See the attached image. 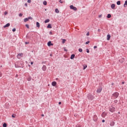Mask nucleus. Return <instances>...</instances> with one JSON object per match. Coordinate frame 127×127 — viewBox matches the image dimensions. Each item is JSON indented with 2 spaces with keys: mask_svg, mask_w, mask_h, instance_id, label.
Segmentation results:
<instances>
[{
  "mask_svg": "<svg viewBox=\"0 0 127 127\" xmlns=\"http://www.w3.org/2000/svg\"><path fill=\"white\" fill-rule=\"evenodd\" d=\"M118 114H120V112H119Z\"/></svg>",
  "mask_w": 127,
  "mask_h": 127,
  "instance_id": "62",
  "label": "nucleus"
},
{
  "mask_svg": "<svg viewBox=\"0 0 127 127\" xmlns=\"http://www.w3.org/2000/svg\"><path fill=\"white\" fill-rule=\"evenodd\" d=\"M87 64L83 65V70H85V69H86V68H87Z\"/></svg>",
  "mask_w": 127,
  "mask_h": 127,
  "instance_id": "31",
  "label": "nucleus"
},
{
  "mask_svg": "<svg viewBox=\"0 0 127 127\" xmlns=\"http://www.w3.org/2000/svg\"><path fill=\"white\" fill-rule=\"evenodd\" d=\"M15 68H23V63H18L17 64H15Z\"/></svg>",
  "mask_w": 127,
  "mask_h": 127,
  "instance_id": "3",
  "label": "nucleus"
},
{
  "mask_svg": "<svg viewBox=\"0 0 127 127\" xmlns=\"http://www.w3.org/2000/svg\"><path fill=\"white\" fill-rule=\"evenodd\" d=\"M52 86H53V87H55V86H56V85H57V82H56V81H53L52 82Z\"/></svg>",
  "mask_w": 127,
  "mask_h": 127,
  "instance_id": "10",
  "label": "nucleus"
},
{
  "mask_svg": "<svg viewBox=\"0 0 127 127\" xmlns=\"http://www.w3.org/2000/svg\"><path fill=\"white\" fill-rule=\"evenodd\" d=\"M17 76H18L17 74H16V77H17Z\"/></svg>",
  "mask_w": 127,
  "mask_h": 127,
  "instance_id": "59",
  "label": "nucleus"
},
{
  "mask_svg": "<svg viewBox=\"0 0 127 127\" xmlns=\"http://www.w3.org/2000/svg\"><path fill=\"white\" fill-rule=\"evenodd\" d=\"M102 90H103V88L100 87L97 90L96 92L97 93H101V92H102Z\"/></svg>",
  "mask_w": 127,
  "mask_h": 127,
  "instance_id": "9",
  "label": "nucleus"
},
{
  "mask_svg": "<svg viewBox=\"0 0 127 127\" xmlns=\"http://www.w3.org/2000/svg\"><path fill=\"white\" fill-rule=\"evenodd\" d=\"M87 98L89 101H93L95 99V96L92 94L89 93L87 95Z\"/></svg>",
  "mask_w": 127,
  "mask_h": 127,
  "instance_id": "1",
  "label": "nucleus"
},
{
  "mask_svg": "<svg viewBox=\"0 0 127 127\" xmlns=\"http://www.w3.org/2000/svg\"><path fill=\"white\" fill-rule=\"evenodd\" d=\"M122 84H125V82H124V81L122 82Z\"/></svg>",
  "mask_w": 127,
  "mask_h": 127,
  "instance_id": "55",
  "label": "nucleus"
},
{
  "mask_svg": "<svg viewBox=\"0 0 127 127\" xmlns=\"http://www.w3.org/2000/svg\"><path fill=\"white\" fill-rule=\"evenodd\" d=\"M115 7H116V5L115 4H112L111 5V8H112V9H115Z\"/></svg>",
  "mask_w": 127,
  "mask_h": 127,
  "instance_id": "17",
  "label": "nucleus"
},
{
  "mask_svg": "<svg viewBox=\"0 0 127 127\" xmlns=\"http://www.w3.org/2000/svg\"><path fill=\"white\" fill-rule=\"evenodd\" d=\"M114 126H115V122L112 121L110 123V126L114 127Z\"/></svg>",
  "mask_w": 127,
  "mask_h": 127,
  "instance_id": "15",
  "label": "nucleus"
},
{
  "mask_svg": "<svg viewBox=\"0 0 127 127\" xmlns=\"http://www.w3.org/2000/svg\"><path fill=\"white\" fill-rule=\"evenodd\" d=\"M64 51H65V52H67L68 50H67L65 48H64Z\"/></svg>",
  "mask_w": 127,
  "mask_h": 127,
  "instance_id": "44",
  "label": "nucleus"
},
{
  "mask_svg": "<svg viewBox=\"0 0 127 127\" xmlns=\"http://www.w3.org/2000/svg\"><path fill=\"white\" fill-rule=\"evenodd\" d=\"M46 69H47V67L46 66V65H44L42 67V69L43 70V71H46Z\"/></svg>",
  "mask_w": 127,
  "mask_h": 127,
  "instance_id": "12",
  "label": "nucleus"
},
{
  "mask_svg": "<svg viewBox=\"0 0 127 127\" xmlns=\"http://www.w3.org/2000/svg\"><path fill=\"white\" fill-rule=\"evenodd\" d=\"M53 44L51 43V41H49L48 42V46H52Z\"/></svg>",
  "mask_w": 127,
  "mask_h": 127,
  "instance_id": "13",
  "label": "nucleus"
},
{
  "mask_svg": "<svg viewBox=\"0 0 127 127\" xmlns=\"http://www.w3.org/2000/svg\"><path fill=\"white\" fill-rule=\"evenodd\" d=\"M47 28H52V26L51 24H49L47 26Z\"/></svg>",
  "mask_w": 127,
  "mask_h": 127,
  "instance_id": "23",
  "label": "nucleus"
},
{
  "mask_svg": "<svg viewBox=\"0 0 127 127\" xmlns=\"http://www.w3.org/2000/svg\"><path fill=\"white\" fill-rule=\"evenodd\" d=\"M93 119L94 122H97V121H98V117H97V115H94Z\"/></svg>",
  "mask_w": 127,
  "mask_h": 127,
  "instance_id": "7",
  "label": "nucleus"
},
{
  "mask_svg": "<svg viewBox=\"0 0 127 127\" xmlns=\"http://www.w3.org/2000/svg\"><path fill=\"white\" fill-rule=\"evenodd\" d=\"M98 16H99V18H100V17H102V14L99 15Z\"/></svg>",
  "mask_w": 127,
  "mask_h": 127,
  "instance_id": "49",
  "label": "nucleus"
},
{
  "mask_svg": "<svg viewBox=\"0 0 127 127\" xmlns=\"http://www.w3.org/2000/svg\"><path fill=\"white\" fill-rule=\"evenodd\" d=\"M110 39H111V35L108 34L107 35V40H110Z\"/></svg>",
  "mask_w": 127,
  "mask_h": 127,
  "instance_id": "18",
  "label": "nucleus"
},
{
  "mask_svg": "<svg viewBox=\"0 0 127 127\" xmlns=\"http://www.w3.org/2000/svg\"><path fill=\"white\" fill-rule=\"evenodd\" d=\"M22 56H23V54H22V53L18 54V55L17 56V58L18 59H20V57H22Z\"/></svg>",
  "mask_w": 127,
  "mask_h": 127,
  "instance_id": "8",
  "label": "nucleus"
},
{
  "mask_svg": "<svg viewBox=\"0 0 127 127\" xmlns=\"http://www.w3.org/2000/svg\"><path fill=\"white\" fill-rule=\"evenodd\" d=\"M61 104H62V103L61 102H59V105H61Z\"/></svg>",
  "mask_w": 127,
  "mask_h": 127,
  "instance_id": "51",
  "label": "nucleus"
},
{
  "mask_svg": "<svg viewBox=\"0 0 127 127\" xmlns=\"http://www.w3.org/2000/svg\"><path fill=\"white\" fill-rule=\"evenodd\" d=\"M119 61L120 62V63H124V62H125V58H121L119 59Z\"/></svg>",
  "mask_w": 127,
  "mask_h": 127,
  "instance_id": "6",
  "label": "nucleus"
},
{
  "mask_svg": "<svg viewBox=\"0 0 127 127\" xmlns=\"http://www.w3.org/2000/svg\"><path fill=\"white\" fill-rule=\"evenodd\" d=\"M112 86H114V83H112Z\"/></svg>",
  "mask_w": 127,
  "mask_h": 127,
  "instance_id": "58",
  "label": "nucleus"
},
{
  "mask_svg": "<svg viewBox=\"0 0 127 127\" xmlns=\"http://www.w3.org/2000/svg\"><path fill=\"white\" fill-rule=\"evenodd\" d=\"M50 56H52V55H51V54L50 55Z\"/></svg>",
  "mask_w": 127,
  "mask_h": 127,
  "instance_id": "61",
  "label": "nucleus"
},
{
  "mask_svg": "<svg viewBox=\"0 0 127 127\" xmlns=\"http://www.w3.org/2000/svg\"><path fill=\"white\" fill-rule=\"evenodd\" d=\"M25 5L26 7H27V3H25Z\"/></svg>",
  "mask_w": 127,
  "mask_h": 127,
  "instance_id": "52",
  "label": "nucleus"
},
{
  "mask_svg": "<svg viewBox=\"0 0 127 127\" xmlns=\"http://www.w3.org/2000/svg\"><path fill=\"white\" fill-rule=\"evenodd\" d=\"M55 12H56V13H59V10L58 9V8H56L55 9Z\"/></svg>",
  "mask_w": 127,
  "mask_h": 127,
  "instance_id": "27",
  "label": "nucleus"
},
{
  "mask_svg": "<svg viewBox=\"0 0 127 127\" xmlns=\"http://www.w3.org/2000/svg\"><path fill=\"white\" fill-rule=\"evenodd\" d=\"M117 4L118 5H120V4H121V1H120V0L118 1L117 2Z\"/></svg>",
  "mask_w": 127,
  "mask_h": 127,
  "instance_id": "29",
  "label": "nucleus"
},
{
  "mask_svg": "<svg viewBox=\"0 0 127 127\" xmlns=\"http://www.w3.org/2000/svg\"><path fill=\"white\" fill-rule=\"evenodd\" d=\"M2 76V73L0 71V77H1Z\"/></svg>",
  "mask_w": 127,
  "mask_h": 127,
  "instance_id": "45",
  "label": "nucleus"
},
{
  "mask_svg": "<svg viewBox=\"0 0 127 127\" xmlns=\"http://www.w3.org/2000/svg\"><path fill=\"white\" fill-rule=\"evenodd\" d=\"M119 96H120V93L116 92L114 94H112V99H113V100H115V99L118 98Z\"/></svg>",
  "mask_w": 127,
  "mask_h": 127,
  "instance_id": "2",
  "label": "nucleus"
},
{
  "mask_svg": "<svg viewBox=\"0 0 127 127\" xmlns=\"http://www.w3.org/2000/svg\"><path fill=\"white\" fill-rule=\"evenodd\" d=\"M42 117H44V114H42Z\"/></svg>",
  "mask_w": 127,
  "mask_h": 127,
  "instance_id": "56",
  "label": "nucleus"
},
{
  "mask_svg": "<svg viewBox=\"0 0 127 127\" xmlns=\"http://www.w3.org/2000/svg\"><path fill=\"white\" fill-rule=\"evenodd\" d=\"M59 2H60V3H63V1H62V0H60Z\"/></svg>",
  "mask_w": 127,
  "mask_h": 127,
  "instance_id": "43",
  "label": "nucleus"
},
{
  "mask_svg": "<svg viewBox=\"0 0 127 127\" xmlns=\"http://www.w3.org/2000/svg\"><path fill=\"white\" fill-rule=\"evenodd\" d=\"M70 9H73V10H77V8L74 7L73 5L70 6Z\"/></svg>",
  "mask_w": 127,
  "mask_h": 127,
  "instance_id": "5",
  "label": "nucleus"
},
{
  "mask_svg": "<svg viewBox=\"0 0 127 127\" xmlns=\"http://www.w3.org/2000/svg\"><path fill=\"white\" fill-rule=\"evenodd\" d=\"M50 34H52V32H50Z\"/></svg>",
  "mask_w": 127,
  "mask_h": 127,
  "instance_id": "57",
  "label": "nucleus"
},
{
  "mask_svg": "<svg viewBox=\"0 0 127 127\" xmlns=\"http://www.w3.org/2000/svg\"><path fill=\"white\" fill-rule=\"evenodd\" d=\"M86 52L87 53H90V50H89V49H86Z\"/></svg>",
  "mask_w": 127,
  "mask_h": 127,
  "instance_id": "35",
  "label": "nucleus"
},
{
  "mask_svg": "<svg viewBox=\"0 0 127 127\" xmlns=\"http://www.w3.org/2000/svg\"><path fill=\"white\" fill-rule=\"evenodd\" d=\"M10 26V24L9 23H7L3 26V28H6V27H8Z\"/></svg>",
  "mask_w": 127,
  "mask_h": 127,
  "instance_id": "11",
  "label": "nucleus"
},
{
  "mask_svg": "<svg viewBox=\"0 0 127 127\" xmlns=\"http://www.w3.org/2000/svg\"><path fill=\"white\" fill-rule=\"evenodd\" d=\"M36 27H38V28L40 27V24L39 23V22H36Z\"/></svg>",
  "mask_w": 127,
  "mask_h": 127,
  "instance_id": "16",
  "label": "nucleus"
},
{
  "mask_svg": "<svg viewBox=\"0 0 127 127\" xmlns=\"http://www.w3.org/2000/svg\"><path fill=\"white\" fill-rule=\"evenodd\" d=\"M89 35H90V32H88L86 34V36H89Z\"/></svg>",
  "mask_w": 127,
  "mask_h": 127,
  "instance_id": "39",
  "label": "nucleus"
},
{
  "mask_svg": "<svg viewBox=\"0 0 127 127\" xmlns=\"http://www.w3.org/2000/svg\"><path fill=\"white\" fill-rule=\"evenodd\" d=\"M6 14H7V12L5 11V12H4V15H6Z\"/></svg>",
  "mask_w": 127,
  "mask_h": 127,
  "instance_id": "47",
  "label": "nucleus"
},
{
  "mask_svg": "<svg viewBox=\"0 0 127 127\" xmlns=\"http://www.w3.org/2000/svg\"><path fill=\"white\" fill-rule=\"evenodd\" d=\"M28 20H29V19L32 20L33 19V18H32V17L30 16L28 17Z\"/></svg>",
  "mask_w": 127,
  "mask_h": 127,
  "instance_id": "33",
  "label": "nucleus"
},
{
  "mask_svg": "<svg viewBox=\"0 0 127 127\" xmlns=\"http://www.w3.org/2000/svg\"><path fill=\"white\" fill-rule=\"evenodd\" d=\"M96 48H97V46H95L94 47V49H96Z\"/></svg>",
  "mask_w": 127,
  "mask_h": 127,
  "instance_id": "48",
  "label": "nucleus"
},
{
  "mask_svg": "<svg viewBox=\"0 0 127 127\" xmlns=\"http://www.w3.org/2000/svg\"><path fill=\"white\" fill-rule=\"evenodd\" d=\"M12 118H15V114H12Z\"/></svg>",
  "mask_w": 127,
  "mask_h": 127,
  "instance_id": "41",
  "label": "nucleus"
},
{
  "mask_svg": "<svg viewBox=\"0 0 127 127\" xmlns=\"http://www.w3.org/2000/svg\"><path fill=\"white\" fill-rule=\"evenodd\" d=\"M43 4H44V5H47V1H43Z\"/></svg>",
  "mask_w": 127,
  "mask_h": 127,
  "instance_id": "26",
  "label": "nucleus"
},
{
  "mask_svg": "<svg viewBox=\"0 0 127 127\" xmlns=\"http://www.w3.org/2000/svg\"><path fill=\"white\" fill-rule=\"evenodd\" d=\"M27 81H31V76H27Z\"/></svg>",
  "mask_w": 127,
  "mask_h": 127,
  "instance_id": "14",
  "label": "nucleus"
},
{
  "mask_svg": "<svg viewBox=\"0 0 127 127\" xmlns=\"http://www.w3.org/2000/svg\"><path fill=\"white\" fill-rule=\"evenodd\" d=\"M49 21H50V19H48L45 20V23H47L48 22H49Z\"/></svg>",
  "mask_w": 127,
  "mask_h": 127,
  "instance_id": "22",
  "label": "nucleus"
},
{
  "mask_svg": "<svg viewBox=\"0 0 127 127\" xmlns=\"http://www.w3.org/2000/svg\"><path fill=\"white\" fill-rule=\"evenodd\" d=\"M16 29L15 28H13L12 31H13V32H15V31H16Z\"/></svg>",
  "mask_w": 127,
  "mask_h": 127,
  "instance_id": "38",
  "label": "nucleus"
},
{
  "mask_svg": "<svg viewBox=\"0 0 127 127\" xmlns=\"http://www.w3.org/2000/svg\"><path fill=\"white\" fill-rule=\"evenodd\" d=\"M7 127V125L6 124V123H3V127Z\"/></svg>",
  "mask_w": 127,
  "mask_h": 127,
  "instance_id": "30",
  "label": "nucleus"
},
{
  "mask_svg": "<svg viewBox=\"0 0 127 127\" xmlns=\"http://www.w3.org/2000/svg\"><path fill=\"white\" fill-rule=\"evenodd\" d=\"M107 18H111L112 17V15L111 14H108L107 16Z\"/></svg>",
  "mask_w": 127,
  "mask_h": 127,
  "instance_id": "21",
  "label": "nucleus"
},
{
  "mask_svg": "<svg viewBox=\"0 0 127 127\" xmlns=\"http://www.w3.org/2000/svg\"><path fill=\"white\" fill-rule=\"evenodd\" d=\"M56 80H59V78H56Z\"/></svg>",
  "mask_w": 127,
  "mask_h": 127,
  "instance_id": "60",
  "label": "nucleus"
},
{
  "mask_svg": "<svg viewBox=\"0 0 127 127\" xmlns=\"http://www.w3.org/2000/svg\"><path fill=\"white\" fill-rule=\"evenodd\" d=\"M24 22H26L27 21H28V18H25L24 19Z\"/></svg>",
  "mask_w": 127,
  "mask_h": 127,
  "instance_id": "28",
  "label": "nucleus"
},
{
  "mask_svg": "<svg viewBox=\"0 0 127 127\" xmlns=\"http://www.w3.org/2000/svg\"><path fill=\"white\" fill-rule=\"evenodd\" d=\"M89 43H90V41H87V42L85 43V44H89Z\"/></svg>",
  "mask_w": 127,
  "mask_h": 127,
  "instance_id": "42",
  "label": "nucleus"
},
{
  "mask_svg": "<svg viewBox=\"0 0 127 127\" xmlns=\"http://www.w3.org/2000/svg\"><path fill=\"white\" fill-rule=\"evenodd\" d=\"M27 2H28V3H30V2H31V0H27Z\"/></svg>",
  "mask_w": 127,
  "mask_h": 127,
  "instance_id": "40",
  "label": "nucleus"
},
{
  "mask_svg": "<svg viewBox=\"0 0 127 127\" xmlns=\"http://www.w3.org/2000/svg\"><path fill=\"white\" fill-rule=\"evenodd\" d=\"M22 15H23V14L22 13L19 14V16H20V17H21V16H22Z\"/></svg>",
  "mask_w": 127,
  "mask_h": 127,
  "instance_id": "37",
  "label": "nucleus"
},
{
  "mask_svg": "<svg viewBox=\"0 0 127 127\" xmlns=\"http://www.w3.org/2000/svg\"><path fill=\"white\" fill-rule=\"evenodd\" d=\"M126 5H127V0L125 1V2L124 3V7H127Z\"/></svg>",
  "mask_w": 127,
  "mask_h": 127,
  "instance_id": "24",
  "label": "nucleus"
},
{
  "mask_svg": "<svg viewBox=\"0 0 127 127\" xmlns=\"http://www.w3.org/2000/svg\"><path fill=\"white\" fill-rule=\"evenodd\" d=\"M114 103H115V104H117L118 103V100H115L114 101Z\"/></svg>",
  "mask_w": 127,
  "mask_h": 127,
  "instance_id": "36",
  "label": "nucleus"
},
{
  "mask_svg": "<svg viewBox=\"0 0 127 127\" xmlns=\"http://www.w3.org/2000/svg\"><path fill=\"white\" fill-rule=\"evenodd\" d=\"M78 51L79 52H83V50L82 49L80 48L78 49Z\"/></svg>",
  "mask_w": 127,
  "mask_h": 127,
  "instance_id": "32",
  "label": "nucleus"
},
{
  "mask_svg": "<svg viewBox=\"0 0 127 127\" xmlns=\"http://www.w3.org/2000/svg\"><path fill=\"white\" fill-rule=\"evenodd\" d=\"M109 110L111 113H114L116 111V108L114 106H111L109 108Z\"/></svg>",
  "mask_w": 127,
  "mask_h": 127,
  "instance_id": "4",
  "label": "nucleus"
},
{
  "mask_svg": "<svg viewBox=\"0 0 127 127\" xmlns=\"http://www.w3.org/2000/svg\"><path fill=\"white\" fill-rule=\"evenodd\" d=\"M31 65H33V62H31Z\"/></svg>",
  "mask_w": 127,
  "mask_h": 127,
  "instance_id": "50",
  "label": "nucleus"
},
{
  "mask_svg": "<svg viewBox=\"0 0 127 127\" xmlns=\"http://www.w3.org/2000/svg\"><path fill=\"white\" fill-rule=\"evenodd\" d=\"M106 116H107V114L106 113H104V112H103L102 114V118H104V117H106Z\"/></svg>",
  "mask_w": 127,
  "mask_h": 127,
  "instance_id": "20",
  "label": "nucleus"
},
{
  "mask_svg": "<svg viewBox=\"0 0 127 127\" xmlns=\"http://www.w3.org/2000/svg\"><path fill=\"white\" fill-rule=\"evenodd\" d=\"M62 43H63V44H64V43H65V42H66V39H62Z\"/></svg>",
  "mask_w": 127,
  "mask_h": 127,
  "instance_id": "25",
  "label": "nucleus"
},
{
  "mask_svg": "<svg viewBox=\"0 0 127 127\" xmlns=\"http://www.w3.org/2000/svg\"><path fill=\"white\" fill-rule=\"evenodd\" d=\"M105 120H102V123H105Z\"/></svg>",
  "mask_w": 127,
  "mask_h": 127,
  "instance_id": "54",
  "label": "nucleus"
},
{
  "mask_svg": "<svg viewBox=\"0 0 127 127\" xmlns=\"http://www.w3.org/2000/svg\"><path fill=\"white\" fill-rule=\"evenodd\" d=\"M98 31L100 32L101 31V30L100 29H98Z\"/></svg>",
  "mask_w": 127,
  "mask_h": 127,
  "instance_id": "53",
  "label": "nucleus"
},
{
  "mask_svg": "<svg viewBox=\"0 0 127 127\" xmlns=\"http://www.w3.org/2000/svg\"><path fill=\"white\" fill-rule=\"evenodd\" d=\"M25 26H26V27H27V28H29V24H26Z\"/></svg>",
  "mask_w": 127,
  "mask_h": 127,
  "instance_id": "34",
  "label": "nucleus"
},
{
  "mask_svg": "<svg viewBox=\"0 0 127 127\" xmlns=\"http://www.w3.org/2000/svg\"><path fill=\"white\" fill-rule=\"evenodd\" d=\"M25 44H29V42H26L25 43Z\"/></svg>",
  "mask_w": 127,
  "mask_h": 127,
  "instance_id": "46",
  "label": "nucleus"
},
{
  "mask_svg": "<svg viewBox=\"0 0 127 127\" xmlns=\"http://www.w3.org/2000/svg\"><path fill=\"white\" fill-rule=\"evenodd\" d=\"M75 58V54H72L70 56V59L72 60Z\"/></svg>",
  "mask_w": 127,
  "mask_h": 127,
  "instance_id": "19",
  "label": "nucleus"
}]
</instances>
